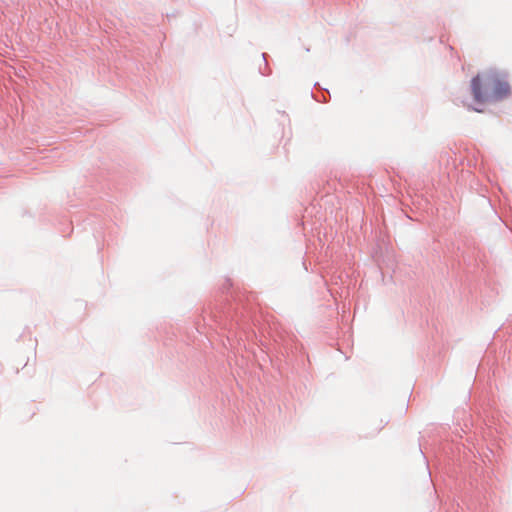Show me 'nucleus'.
Returning a JSON list of instances; mask_svg holds the SVG:
<instances>
[{"instance_id": "1", "label": "nucleus", "mask_w": 512, "mask_h": 512, "mask_svg": "<svg viewBox=\"0 0 512 512\" xmlns=\"http://www.w3.org/2000/svg\"><path fill=\"white\" fill-rule=\"evenodd\" d=\"M471 92L477 103L502 100L510 95L509 83L497 72L477 74L471 80Z\"/></svg>"}, {"instance_id": "2", "label": "nucleus", "mask_w": 512, "mask_h": 512, "mask_svg": "<svg viewBox=\"0 0 512 512\" xmlns=\"http://www.w3.org/2000/svg\"><path fill=\"white\" fill-rule=\"evenodd\" d=\"M474 110L477 111V112H482L483 111L482 109H478V108H475Z\"/></svg>"}]
</instances>
